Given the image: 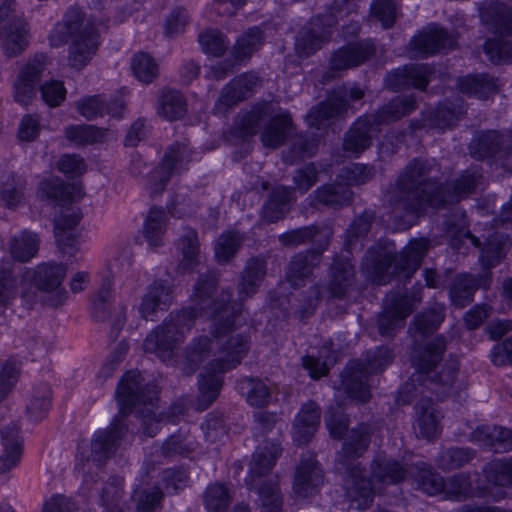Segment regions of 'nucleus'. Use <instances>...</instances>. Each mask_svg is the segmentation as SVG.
<instances>
[{"label": "nucleus", "mask_w": 512, "mask_h": 512, "mask_svg": "<svg viewBox=\"0 0 512 512\" xmlns=\"http://www.w3.org/2000/svg\"><path fill=\"white\" fill-rule=\"evenodd\" d=\"M218 280L213 272L202 274L195 283L193 306L173 311L161 325L151 331L143 342L147 353L155 354L162 361H172L174 351L194 326L199 316L213 321V340L200 336L184 350L177 360L178 368L187 376L192 375L210 355L213 345L219 348V357L210 361L198 377V408L206 410L219 396L223 385V374L236 368L250 349V337L236 332L241 325L242 304H230L232 292L222 291L214 298Z\"/></svg>", "instance_id": "obj_1"}, {"label": "nucleus", "mask_w": 512, "mask_h": 512, "mask_svg": "<svg viewBox=\"0 0 512 512\" xmlns=\"http://www.w3.org/2000/svg\"><path fill=\"white\" fill-rule=\"evenodd\" d=\"M119 412L111 424L97 430L91 439L90 453L81 452L82 459L91 460L96 466H102L112 458L122 442L128 436V426L125 418L133 411L142 422L143 434L154 437L159 431L161 418L155 412L158 400L157 386L143 384L139 371H128L118 384L115 392Z\"/></svg>", "instance_id": "obj_2"}, {"label": "nucleus", "mask_w": 512, "mask_h": 512, "mask_svg": "<svg viewBox=\"0 0 512 512\" xmlns=\"http://www.w3.org/2000/svg\"><path fill=\"white\" fill-rule=\"evenodd\" d=\"M439 173L440 166L435 159L414 158L405 166L388 194L395 220L418 217L428 207L439 208Z\"/></svg>", "instance_id": "obj_3"}, {"label": "nucleus", "mask_w": 512, "mask_h": 512, "mask_svg": "<svg viewBox=\"0 0 512 512\" xmlns=\"http://www.w3.org/2000/svg\"><path fill=\"white\" fill-rule=\"evenodd\" d=\"M429 245L428 239H414L397 254L393 242L379 241L368 249L363 268L378 285H385L395 277L408 281L419 269Z\"/></svg>", "instance_id": "obj_4"}, {"label": "nucleus", "mask_w": 512, "mask_h": 512, "mask_svg": "<svg viewBox=\"0 0 512 512\" xmlns=\"http://www.w3.org/2000/svg\"><path fill=\"white\" fill-rule=\"evenodd\" d=\"M446 347V338L439 335L424 346L415 347L411 353L412 365L417 371L412 377V382L420 383L441 400L457 393L460 388L456 381L458 372L456 360L446 362L441 371H433L442 359Z\"/></svg>", "instance_id": "obj_5"}, {"label": "nucleus", "mask_w": 512, "mask_h": 512, "mask_svg": "<svg viewBox=\"0 0 512 512\" xmlns=\"http://www.w3.org/2000/svg\"><path fill=\"white\" fill-rule=\"evenodd\" d=\"M370 438L371 426L366 423L359 424L349 431L337 458L338 464L347 475L346 495L359 510L368 508L374 498L371 481L363 475L360 463L356 462L368 449Z\"/></svg>", "instance_id": "obj_6"}, {"label": "nucleus", "mask_w": 512, "mask_h": 512, "mask_svg": "<svg viewBox=\"0 0 512 512\" xmlns=\"http://www.w3.org/2000/svg\"><path fill=\"white\" fill-rule=\"evenodd\" d=\"M483 472L492 487L474 492L470 474L456 473L444 478L442 494L448 500L465 501L470 497H487L492 501H500L506 497L505 487L512 486V457L496 459L487 463Z\"/></svg>", "instance_id": "obj_7"}, {"label": "nucleus", "mask_w": 512, "mask_h": 512, "mask_svg": "<svg viewBox=\"0 0 512 512\" xmlns=\"http://www.w3.org/2000/svg\"><path fill=\"white\" fill-rule=\"evenodd\" d=\"M416 108L417 101L414 95H402L391 99L375 114L359 117L346 133L344 150L359 156L370 147L372 135L378 131L380 125L398 121L411 114Z\"/></svg>", "instance_id": "obj_8"}, {"label": "nucleus", "mask_w": 512, "mask_h": 512, "mask_svg": "<svg viewBox=\"0 0 512 512\" xmlns=\"http://www.w3.org/2000/svg\"><path fill=\"white\" fill-rule=\"evenodd\" d=\"M236 128L242 137L253 136L262 129L260 138L263 145L276 149L287 139L292 128V118L287 111L274 113L271 103L262 102L240 116Z\"/></svg>", "instance_id": "obj_9"}, {"label": "nucleus", "mask_w": 512, "mask_h": 512, "mask_svg": "<svg viewBox=\"0 0 512 512\" xmlns=\"http://www.w3.org/2000/svg\"><path fill=\"white\" fill-rule=\"evenodd\" d=\"M506 237L495 233L491 235L481 250L480 263L482 273L479 277L471 274H461L455 277L450 290V299L452 303L459 308H464L473 301L475 291L489 283L490 269L500 264L505 256L504 248Z\"/></svg>", "instance_id": "obj_10"}, {"label": "nucleus", "mask_w": 512, "mask_h": 512, "mask_svg": "<svg viewBox=\"0 0 512 512\" xmlns=\"http://www.w3.org/2000/svg\"><path fill=\"white\" fill-rule=\"evenodd\" d=\"M394 360L388 346H379L366 353L364 362L351 361L343 374L342 384L351 399L367 402L371 396L368 385L370 374L384 371Z\"/></svg>", "instance_id": "obj_11"}, {"label": "nucleus", "mask_w": 512, "mask_h": 512, "mask_svg": "<svg viewBox=\"0 0 512 512\" xmlns=\"http://www.w3.org/2000/svg\"><path fill=\"white\" fill-rule=\"evenodd\" d=\"M482 22L499 38L488 39L484 52L495 64L512 63V41L502 37H512V8L501 2H491L481 11Z\"/></svg>", "instance_id": "obj_12"}, {"label": "nucleus", "mask_w": 512, "mask_h": 512, "mask_svg": "<svg viewBox=\"0 0 512 512\" xmlns=\"http://www.w3.org/2000/svg\"><path fill=\"white\" fill-rule=\"evenodd\" d=\"M29 24L14 0H5L0 6V43L9 56L21 54L29 43Z\"/></svg>", "instance_id": "obj_13"}, {"label": "nucleus", "mask_w": 512, "mask_h": 512, "mask_svg": "<svg viewBox=\"0 0 512 512\" xmlns=\"http://www.w3.org/2000/svg\"><path fill=\"white\" fill-rule=\"evenodd\" d=\"M364 96V92L357 86H342L335 89L326 100L310 109L306 121L310 127L320 130L328 122L340 117L348 107V101H357Z\"/></svg>", "instance_id": "obj_14"}, {"label": "nucleus", "mask_w": 512, "mask_h": 512, "mask_svg": "<svg viewBox=\"0 0 512 512\" xmlns=\"http://www.w3.org/2000/svg\"><path fill=\"white\" fill-rule=\"evenodd\" d=\"M191 161L192 150L186 142L171 145L166 150L161 164L149 176L147 188L152 193L162 192L171 176L186 171Z\"/></svg>", "instance_id": "obj_15"}, {"label": "nucleus", "mask_w": 512, "mask_h": 512, "mask_svg": "<svg viewBox=\"0 0 512 512\" xmlns=\"http://www.w3.org/2000/svg\"><path fill=\"white\" fill-rule=\"evenodd\" d=\"M469 149L475 159H508L512 157V128L483 131L472 139Z\"/></svg>", "instance_id": "obj_16"}, {"label": "nucleus", "mask_w": 512, "mask_h": 512, "mask_svg": "<svg viewBox=\"0 0 512 512\" xmlns=\"http://www.w3.org/2000/svg\"><path fill=\"white\" fill-rule=\"evenodd\" d=\"M112 286L109 278L103 280L100 289L91 296V314L97 321H110L112 330L118 333L126 321V308L115 301Z\"/></svg>", "instance_id": "obj_17"}, {"label": "nucleus", "mask_w": 512, "mask_h": 512, "mask_svg": "<svg viewBox=\"0 0 512 512\" xmlns=\"http://www.w3.org/2000/svg\"><path fill=\"white\" fill-rule=\"evenodd\" d=\"M413 310L406 294L390 292L386 295L383 310L378 317V331L382 336H393L395 331L404 326L406 318Z\"/></svg>", "instance_id": "obj_18"}, {"label": "nucleus", "mask_w": 512, "mask_h": 512, "mask_svg": "<svg viewBox=\"0 0 512 512\" xmlns=\"http://www.w3.org/2000/svg\"><path fill=\"white\" fill-rule=\"evenodd\" d=\"M337 20L331 13L314 17L310 26L296 38L295 49L299 57L307 58L321 48L331 37L332 28Z\"/></svg>", "instance_id": "obj_19"}, {"label": "nucleus", "mask_w": 512, "mask_h": 512, "mask_svg": "<svg viewBox=\"0 0 512 512\" xmlns=\"http://www.w3.org/2000/svg\"><path fill=\"white\" fill-rule=\"evenodd\" d=\"M374 53L375 46L370 40L349 43L333 53L329 69L324 74V78L326 80L333 79L337 72L363 64Z\"/></svg>", "instance_id": "obj_20"}, {"label": "nucleus", "mask_w": 512, "mask_h": 512, "mask_svg": "<svg viewBox=\"0 0 512 512\" xmlns=\"http://www.w3.org/2000/svg\"><path fill=\"white\" fill-rule=\"evenodd\" d=\"M456 36L437 24H433L410 41V48L416 57H427L438 52L453 49L456 46Z\"/></svg>", "instance_id": "obj_21"}, {"label": "nucleus", "mask_w": 512, "mask_h": 512, "mask_svg": "<svg viewBox=\"0 0 512 512\" xmlns=\"http://www.w3.org/2000/svg\"><path fill=\"white\" fill-rule=\"evenodd\" d=\"M324 484V473L314 454L304 455L296 468L293 491L299 498H307L318 493Z\"/></svg>", "instance_id": "obj_22"}, {"label": "nucleus", "mask_w": 512, "mask_h": 512, "mask_svg": "<svg viewBox=\"0 0 512 512\" xmlns=\"http://www.w3.org/2000/svg\"><path fill=\"white\" fill-rule=\"evenodd\" d=\"M483 175L478 166L465 170L456 180L441 184L438 194L439 208L454 204L474 193L482 183Z\"/></svg>", "instance_id": "obj_23"}, {"label": "nucleus", "mask_w": 512, "mask_h": 512, "mask_svg": "<svg viewBox=\"0 0 512 512\" xmlns=\"http://www.w3.org/2000/svg\"><path fill=\"white\" fill-rule=\"evenodd\" d=\"M432 68L426 64H409L387 74L385 86L393 91L408 88L425 90L430 82Z\"/></svg>", "instance_id": "obj_24"}, {"label": "nucleus", "mask_w": 512, "mask_h": 512, "mask_svg": "<svg viewBox=\"0 0 512 512\" xmlns=\"http://www.w3.org/2000/svg\"><path fill=\"white\" fill-rule=\"evenodd\" d=\"M46 69V56L37 54L21 70L14 83V99L21 105H28L35 95L36 85Z\"/></svg>", "instance_id": "obj_25"}, {"label": "nucleus", "mask_w": 512, "mask_h": 512, "mask_svg": "<svg viewBox=\"0 0 512 512\" xmlns=\"http://www.w3.org/2000/svg\"><path fill=\"white\" fill-rule=\"evenodd\" d=\"M173 302V287L165 280H155L147 286L140 305L139 313L145 320H156L158 311H166Z\"/></svg>", "instance_id": "obj_26"}, {"label": "nucleus", "mask_w": 512, "mask_h": 512, "mask_svg": "<svg viewBox=\"0 0 512 512\" xmlns=\"http://www.w3.org/2000/svg\"><path fill=\"white\" fill-rule=\"evenodd\" d=\"M99 34L93 25L82 27L69 46V64L82 69L98 50Z\"/></svg>", "instance_id": "obj_27"}, {"label": "nucleus", "mask_w": 512, "mask_h": 512, "mask_svg": "<svg viewBox=\"0 0 512 512\" xmlns=\"http://www.w3.org/2000/svg\"><path fill=\"white\" fill-rule=\"evenodd\" d=\"M327 246L328 239L320 248L300 252L291 259L286 278L292 287L299 288L305 285L306 280L312 275L313 268L320 263L322 252Z\"/></svg>", "instance_id": "obj_28"}, {"label": "nucleus", "mask_w": 512, "mask_h": 512, "mask_svg": "<svg viewBox=\"0 0 512 512\" xmlns=\"http://www.w3.org/2000/svg\"><path fill=\"white\" fill-rule=\"evenodd\" d=\"M258 83L259 78L253 73H243L235 77L222 88L217 107L227 110L236 106L254 92Z\"/></svg>", "instance_id": "obj_29"}, {"label": "nucleus", "mask_w": 512, "mask_h": 512, "mask_svg": "<svg viewBox=\"0 0 512 512\" xmlns=\"http://www.w3.org/2000/svg\"><path fill=\"white\" fill-rule=\"evenodd\" d=\"M371 472L378 482L396 485L410 478V465H403L396 459L377 455L371 463Z\"/></svg>", "instance_id": "obj_30"}, {"label": "nucleus", "mask_w": 512, "mask_h": 512, "mask_svg": "<svg viewBox=\"0 0 512 512\" xmlns=\"http://www.w3.org/2000/svg\"><path fill=\"white\" fill-rule=\"evenodd\" d=\"M472 440L495 453L512 451V430L495 425H484L472 433Z\"/></svg>", "instance_id": "obj_31"}, {"label": "nucleus", "mask_w": 512, "mask_h": 512, "mask_svg": "<svg viewBox=\"0 0 512 512\" xmlns=\"http://www.w3.org/2000/svg\"><path fill=\"white\" fill-rule=\"evenodd\" d=\"M409 479L412 486L429 496L442 494L444 477L425 462L410 465Z\"/></svg>", "instance_id": "obj_32"}, {"label": "nucleus", "mask_w": 512, "mask_h": 512, "mask_svg": "<svg viewBox=\"0 0 512 512\" xmlns=\"http://www.w3.org/2000/svg\"><path fill=\"white\" fill-rule=\"evenodd\" d=\"M415 430L426 439L436 437L440 431L441 413L430 398H422L415 405Z\"/></svg>", "instance_id": "obj_33"}, {"label": "nucleus", "mask_w": 512, "mask_h": 512, "mask_svg": "<svg viewBox=\"0 0 512 512\" xmlns=\"http://www.w3.org/2000/svg\"><path fill=\"white\" fill-rule=\"evenodd\" d=\"M293 200L292 188L285 186L274 188L263 205L262 220L267 223H274L283 219L290 211V204Z\"/></svg>", "instance_id": "obj_34"}, {"label": "nucleus", "mask_w": 512, "mask_h": 512, "mask_svg": "<svg viewBox=\"0 0 512 512\" xmlns=\"http://www.w3.org/2000/svg\"><path fill=\"white\" fill-rule=\"evenodd\" d=\"M320 408L314 402L305 403L294 422V439L298 444L307 443L317 431L320 423Z\"/></svg>", "instance_id": "obj_35"}, {"label": "nucleus", "mask_w": 512, "mask_h": 512, "mask_svg": "<svg viewBox=\"0 0 512 512\" xmlns=\"http://www.w3.org/2000/svg\"><path fill=\"white\" fill-rule=\"evenodd\" d=\"M67 266L55 262H43L33 270L35 286L44 292L57 291L66 276Z\"/></svg>", "instance_id": "obj_36"}, {"label": "nucleus", "mask_w": 512, "mask_h": 512, "mask_svg": "<svg viewBox=\"0 0 512 512\" xmlns=\"http://www.w3.org/2000/svg\"><path fill=\"white\" fill-rule=\"evenodd\" d=\"M266 275V262L260 258H252L247 261L238 284V296L240 301L253 296Z\"/></svg>", "instance_id": "obj_37"}, {"label": "nucleus", "mask_w": 512, "mask_h": 512, "mask_svg": "<svg viewBox=\"0 0 512 512\" xmlns=\"http://www.w3.org/2000/svg\"><path fill=\"white\" fill-rule=\"evenodd\" d=\"M458 88L462 93L474 96L478 99H487L497 93L498 80L486 73L467 75L459 78Z\"/></svg>", "instance_id": "obj_38"}, {"label": "nucleus", "mask_w": 512, "mask_h": 512, "mask_svg": "<svg viewBox=\"0 0 512 512\" xmlns=\"http://www.w3.org/2000/svg\"><path fill=\"white\" fill-rule=\"evenodd\" d=\"M4 452L0 457V473H6L19 462L21 445L19 441V427L15 423L4 426L1 430Z\"/></svg>", "instance_id": "obj_39"}, {"label": "nucleus", "mask_w": 512, "mask_h": 512, "mask_svg": "<svg viewBox=\"0 0 512 512\" xmlns=\"http://www.w3.org/2000/svg\"><path fill=\"white\" fill-rule=\"evenodd\" d=\"M77 111L87 120H92L96 117H102L105 114L112 115L113 117H121V111L124 105L121 101L107 104L101 96L94 95L82 98L75 103Z\"/></svg>", "instance_id": "obj_40"}, {"label": "nucleus", "mask_w": 512, "mask_h": 512, "mask_svg": "<svg viewBox=\"0 0 512 512\" xmlns=\"http://www.w3.org/2000/svg\"><path fill=\"white\" fill-rule=\"evenodd\" d=\"M281 454V447L278 442L265 441L253 454L249 465L250 477H260L267 474L276 464Z\"/></svg>", "instance_id": "obj_41"}, {"label": "nucleus", "mask_w": 512, "mask_h": 512, "mask_svg": "<svg viewBox=\"0 0 512 512\" xmlns=\"http://www.w3.org/2000/svg\"><path fill=\"white\" fill-rule=\"evenodd\" d=\"M461 113L460 110L455 111L451 109L447 104H441L434 111L430 112L429 118H425L423 121L412 120L410 122V129L412 133L422 128L444 131L446 128L456 125Z\"/></svg>", "instance_id": "obj_42"}, {"label": "nucleus", "mask_w": 512, "mask_h": 512, "mask_svg": "<svg viewBox=\"0 0 512 512\" xmlns=\"http://www.w3.org/2000/svg\"><path fill=\"white\" fill-rule=\"evenodd\" d=\"M75 190V185L67 184L58 177H49L39 183L37 194L43 200L65 205L74 200Z\"/></svg>", "instance_id": "obj_43"}, {"label": "nucleus", "mask_w": 512, "mask_h": 512, "mask_svg": "<svg viewBox=\"0 0 512 512\" xmlns=\"http://www.w3.org/2000/svg\"><path fill=\"white\" fill-rule=\"evenodd\" d=\"M75 190V185L67 184L58 177H49L39 183L37 194L43 200L65 205L74 200Z\"/></svg>", "instance_id": "obj_44"}, {"label": "nucleus", "mask_w": 512, "mask_h": 512, "mask_svg": "<svg viewBox=\"0 0 512 512\" xmlns=\"http://www.w3.org/2000/svg\"><path fill=\"white\" fill-rule=\"evenodd\" d=\"M167 214L163 208H150L143 224V237L149 246L159 247L163 245V238L166 233Z\"/></svg>", "instance_id": "obj_45"}, {"label": "nucleus", "mask_w": 512, "mask_h": 512, "mask_svg": "<svg viewBox=\"0 0 512 512\" xmlns=\"http://www.w3.org/2000/svg\"><path fill=\"white\" fill-rule=\"evenodd\" d=\"M39 245L40 239L38 236L35 233L24 230L11 238L9 252L15 261L26 263L37 255Z\"/></svg>", "instance_id": "obj_46"}, {"label": "nucleus", "mask_w": 512, "mask_h": 512, "mask_svg": "<svg viewBox=\"0 0 512 512\" xmlns=\"http://www.w3.org/2000/svg\"><path fill=\"white\" fill-rule=\"evenodd\" d=\"M179 249L182 253V261L178 265L180 273L192 272L200 264L199 240L197 232L192 228H185L179 239Z\"/></svg>", "instance_id": "obj_47"}, {"label": "nucleus", "mask_w": 512, "mask_h": 512, "mask_svg": "<svg viewBox=\"0 0 512 512\" xmlns=\"http://www.w3.org/2000/svg\"><path fill=\"white\" fill-rule=\"evenodd\" d=\"M236 389L250 406L263 407L270 402L271 389L259 379L244 377L237 381Z\"/></svg>", "instance_id": "obj_48"}, {"label": "nucleus", "mask_w": 512, "mask_h": 512, "mask_svg": "<svg viewBox=\"0 0 512 512\" xmlns=\"http://www.w3.org/2000/svg\"><path fill=\"white\" fill-rule=\"evenodd\" d=\"M310 197L326 206L341 207L350 204L353 192L336 179L333 184H326L317 188Z\"/></svg>", "instance_id": "obj_49"}, {"label": "nucleus", "mask_w": 512, "mask_h": 512, "mask_svg": "<svg viewBox=\"0 0 512 512\" xmlns=\"http://www.w3.org/2000/svg\"><path fill=\"white\" fill-rule=\"evenodd\" d=\"M355 276L354 266L347 259H335L331 267L330 293L334 298H343Z\"/></svg>", "instance_id": "obj_50"}, {"label": "nucleus", "mask_w": 512, "mask_h": 512, "mask_svg": "<svg viewBox=\"0 0 512 512\" xmlns=\"http://www.w3.org/2000/svg\"><path fill=\"white\" fill-rule=\"evenodd\" d=\"M82 28V18L80 12L75 8H70L64 15L63 21L57 23L49 35L51 46L58 47L67 42L69 37L74 36Z\"/></svg>", "instance_id": "obj_51"}, {"label": "nucleus", "mask_w": 512, "mask_h": 512, "mask_svg": "<svg viewBox=\"0 0 512 512\" xmlns=\"http://www.w3.org/2000/svg\"><path fill=\"white\" fill-rule=\"evenodd\" d=\"M186 106V100L181 92L164 90L159 98L157 114L168 121H175L185 116Z\"/></svg>", "instance_id": "obj_52"}, {"label": "nucleus", "mask_w": 512, "mask_h": 512, "mask_svg": "<svg viewBox=\"0 0 512 512\" xmlns=\"http://www.w3.org/2000/svg\"><path fill=\"white\" fill-rule=\"evenodd\" d=\"M51 407V388L48 383L34 387L26 405V413L31 421H40Z\"/></svg>", "instance_id": "obj_53"}, {"label": "nucleus", "mask_w": 512, "mask_h": 512, "mask_svg": "<svg viewBox=\"0 0 512 512\" xmlns=\"http://www.w3.org/2000/svg\"><path fill=\"white\" fill-rule=\"evenodd\" d=\"M65 136L75 145H91L102 142L106 130L93 125H71L65 129Z\"/></svg>", "instance_id": "obj_54"}, {"label": "nucleus", "mask_w": 512, "mask_h": 512, "mask_svg": "<svg viewBox=\"0 0 512 512\" xmlns=\"http://www.w3.org/2000/svg\"><path fill=\"white\" fill-rule=\"evenodd\" d=\"M263 32L258 27L249 28L236 41L233 48L235 59L242 60L250 57L263 44Z\"/></svg>", "instance_id": "obj_55"}, {"label": "nucleus", "mask_w": 512, "mask_h": 512, "mask_svg": "<svg viewBox=\"0 0 512 512\" xmlns=\"http://www.w3.org/2000/svg\"><path fill=\"white\" fill-rule=\"evenodd\" d=\"M243 236L238 231L222 233L215 244V257L218 262L226 263L235 256L243 242Z\"/></svg>", "instance_id": "obj_56"}, {"label": "nucleus", "mask_w": 512, "mask_h": 512, "mask_svg": "<svg viewBox=\"0 0 512 512\" xmlns=\"http://www.w3.org/2000/svg\"><path fill=\"white\" fill-rule=\"evenodd\" d=\"M475 457L471 448H450L443 451L436 459L438 467L444 471L459 469Z\"/></svg>", "instance_id": "obj_57"}, {"label": "nucleus", "mask_w": 512, "mask_h": 512, "mask_svg": "<svg viewBox=\"0 0 512 512\" xmlns=\"http://www.w3.org/2000/svg\"><path fill=\"white\" fill-rule=\"evenodd\" d=\"M374 176V168L369 165L354 163L341 169L337 179L350 188L370 181Z\"/></svg>", "instance_id": "obj_58"}, {"label": "nucleus", "mask_w": 512, "mask_h": 512, "mask_svg": "<svg viewBox=\"0 0 512 512\" xmlns=\"http://www.w3.org/2000/svg\"><path fill=\"white\" fill-rule=\"evenodd\" d=\"M262 512H281L282 496L277 481H264L258 488Z\"/></svg>", "instance_id": "obj_59"}, {"label": "nucleus", "mask_w": 512, "mask_h": 512, "mask_svg": "<svg viewBox=\"0 0 512 512\" xmlns=\"http://www.w3.org/2000/svg\"><path fill=\"white\" fill-rule=\"evenodd\" d=\"M195 450V443L185 434L176 433L169 436L161 446V454L165 457H187Z\"/></svg>", "instance_id": "obj_60"}, {"label": "nucleus", "mask_w": 512, "mask_h": 512, "mask_svg": "<svg viewBox=\"0 0 512 512\" xmlns=\"http://www.w3.org/2000/svg\"><path fill=\"white\" fill-rule=\"evenodd\" d=\"M131 69L134 76L143 83H151L158 76V66L155 60L144 52L133 56Z\"/></svg>", "instance_id": "obj_61"}, {"label": "nucleus", "mask_w": 512, "mask_h": 512, "mask_svg": "<svg viewBox=\"0 0 512 512\" xmlns=\"http://www.w3.org/2000/svg\"><path fill=\"white\" fill-rule=\"evenodd\" d=\"M231 497L227 487L220 483H214L207 487L204 504L210 512H225L230 504Z\"/></svg>", "instance_id": "obj_62"}, {"label": "nucleus", "mask_w": 512, "mask_h": 512, "mask_svg": "<svg viewBox=\"0 0 512 512\" xmlns=\"http://www.w3.org/2000/svg\"><path fill=\"white\" fill-rule=\"evenodd\" d=\"M17 279L9 266H0V311H4L16 298Z\"/></svg>", "instance_id": "obj_63"}, {"label": "nucleus", "mask_w": 512, "mask_h": 512, "mask_svg": "<svg viewBox=\"0 0 512 512\" xmlns=\"http://www.w3.org/2000/svg\"><path fill=\"white\" fill-rule=\"evenodd\" d=\"M199 44L206 54L220 57L226 51L229 42L224 34L216 29L203 31L198 37Z\"/></svg>", "instance_id": "obj_64"}]
</instances>
